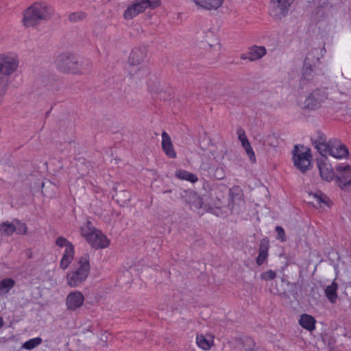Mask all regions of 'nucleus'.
I'll use <instances>...</instances> for the list:
<instances>
[{
	"mask_svg": "<svg viewBox=\"0 0 351 351\" xmlns=\"http://www.w3.org/2000/svg\"><path fill=\"white\" fill-rule=\"evenodd\" d=\"M54 64L60 72L73 75L88 73L92 66L89 60L80 62L74 53L69 51L59 53L54 60Z\"/></svg>",
	"mask_w": 351,
	"mask_h": 351,
	"instance_id": "1",
	"label": "nucleus"
},
{
	"mask_svg": "<svg viewBox=\"0 0 351 351\" xmlns=\"http://www.w3.org/2000/svg\"><path fill=\"white\" fill-rule=\"evenodd\" d=\"M78 263V269L66 275L67 283L71 287L79 286L87 278L90 270L89 254H83L79 258Z\"/></svg>",
	"mask_w": 351,
	"mask_h": 351,
	"instance_id": "2",
	"label": "nucleus"
},
{
	"mask_svg": "<svg viewBox=\"0 0 351 351\" xmlns=\"http://www.w3.org/2000/svg\"><path fill=\"white\" fill-rule=\"evenodd\" d=\"M44 19V3L37 1L23 12L22 23L25 27H34Z\"/></svg>",
	"mask_w": 351,
	"mask_h": 351,
	"instance_id": "3",
	"label": "nucleus"
},
{
	"mask_svg": "<svg viewBox=\"0 0 351 351\" xmlns=\"http://www.w3.org/2000/svg\"><path fill=\"white\" fill-rule=\"evenodd\" d=\"M292 159L294 166L296 167L302 173H306L311 167L312 154L311 149L305 147L304 145H295L292 151Z\"/></svg>",
	"mask_w": 351,
	"mask_h": 351,
	"instance_id": "4",
	"label": "nucleus"
},
{
	"mask_svg": "<svg viewBox=\"0 0 351 351\" xmlns=\"http://www.w3.org/2000/svg\"><path fill=\"white\" fill-rule=\"evenodd\" d=\"M161 4L160 0H134L124 11L123 16L126 20H130L146 9H156Z\"/></svg>",
	"mask_w": 351,
	"mask_h": 351,
	"instance_id": "5",
	"label": "nucleus"
},
{
	"mask_svg": "<svg viewBox=\"0 0 351 351\" xmlns=\"http://www.w3.org/2000/svg\"><path fill=\"white\" fill-rule=\"evenodd\" d=\"M18 56L13 52L0 53V75L9 76L19 67Z\"/></svg>",
	"mask_w": 351,
	"mask_h": 351,
	"instance_id": "6",
	"label": "nucleus"
},
{
	"mask_svg": "<svg viewBox=\"0 0 351 351\" xmlns=\"http://www.w3.org/2000/svg\"><path fill=\"white\" fill-rule=\"evenodd\" d=\"M335 169L339 173L335 178L336 184L342 191L351 192V166L337 165Z\"/></svg>",
	"mask_w": 351,
	"mask_h": 351,
	"instance_id": "7",
	"label": "nucleus"
},
{
	"mask_svg": "<svg viewBox=\"0 0 351 351\" xmlns=\"http://www.w3.org/2000/svg\"><path fill=\"white\" fill-rule=\"evenodd\" d=\"M315 60L318 62L319 59L313 55V51L309 52L306 56L302 68L301 84H304L305 82H309L313 81L315 75V69L316 65Z\"/></svg>",
	"mask_w": 351,
	"mask_h": 351,
	"instance_id": "8",
	"label": "nucleus"
},
{
	"mask_svg": "<svg viewBox=\"0 0 351 351\" xmlns=\"http://www.w3.org/2000/svg\"><path fill=\"white\" fill-rule=\"evenodd\" d=\"M182 199L191 209L204 208L206 211H210L213 209L209 204H204L203 198L193 190L184 191Z\"/></svg>",
	"mask_w": 351,
	"mask_h": 351,
	"instance_id": "9",
	"label": "nucleus"
},
{
	"mask_svg": "<svg viewBox=\"0 0 351 351\" xmlns=\"http://www.w3.org/2000/svg\"><path fill=\"white\" fill-rule=\"evenodd\" d=\"M327 96L328 94L324 89H315L305 99L304 108L311 110L319 108Z\"/></svg>",
	"mask_w": 351,
	"mask_h": 351,
	"instance_id": "10",
	"label": "nucleus"
},
{
	"mask_svg": "<svg viewBox=\"0 0 351 351\" xmlns=\"http://www.w3.org/2000/svg\"><path fill=\"white\" fill-rule=\"evenodd\" d=\"M323 150L325 155L328 153L336 158H346L349 154V150L346 146L335 138L330 139L327 148H323Z\"/></svg>",
	"mask_w": 351,
	"mask_h": 351,
	"instance_id": "11",
	"label": "nucleus"
},
{
	"mask_svg": "<svg viewBox=\"0 0 351 351\" xmlns=\"http://www.w3.org/2000/svg\"><path fill=\"white\" fill-rule=\"evenodd\" d=\"M272 8L270 15L275 19H281L287 15L292 0H271Z\"/></svg>",
	"mask_w": 351,
	"mask_h": 351,
	"instance_id": "12",
	"label": "nucleus"
},
{
	"mask_svg": "<svg viewBox=\"0 0 351 351\" xmlns=\"http://www.w3.org/2000/svg\"><path fill=\"white\" fill-rule=\"evenodd\" d=\"M328 158L325 155L324 156H322L320 159H317V167L322 179L327 182H330L335 179L336 175L332 165L326 162Z\"/></svg>",
	"mask_w": 351,
	"mask_h": 351,
	"instance_id": "13",
	"label": "nucleus"
},
{
	"mask_svg": "<svg viewBox=\"0 0 351 351\" xmlns=\"http://www.w3.org/2000/svg\"><path fill=\"white\" fill-rule=\"evenodd\" d=\"M88 243L93 248L103 249L108 247L110 241L101 230L96 229L93 234L92 240H89Z\"/></svg>",
	"mask_w": 351,
	"mask_h": 351,
	"instance_id": "14",
	"label": "nucleus"
},
{
	"mask_svg": "<svg viewBox=\"0 0 351 351\" xmlns=\"http://www.w3.org/2000/svg\"><path fill=\"white\" fill-rule=\"evenodd\" d=\"M84 297L80 291L70 293L66 298V304L69 310L75 311L84 304Z\"/></svg>",
	"mask_w": 351,
	"mask_h": 351,
	"instance_id": "15",
	"label": "nucleus"
},
{
	"mask_svg": "<svg viewBox=\"0 0 351 351\" xmlns=\"http://www.w3.org/2000/svg\"><path fill=\"white\" fill-rule=\"evenodd\" d=\"M147 56V49L140 47L134 48L130 54L128 59V62L132 68L134 66H138L143 63Z\"/></svg>",
	"mask_w": 351,
	"mask_h": 351,
	"instance_id": "16",
	"label": "nucleus"
},
{
	"mask_svg": "<svg viewBox=\"0 0 351 351\" xmlns=\"http://www.w3.org/2000/svg\"><path fill=\"white\" fill-rule=\"evenodd\" d=\"M266 52L267 50L265 47L254 45L249 49V51L246 54L241 56V58L254 61L263 57L266 54Z\"/></svg>",
	"mask_w": 351,
	"mask_h": 351,
	"instance_id": "17",
	"label": "nucleus"
},
{
	"mask_svg": "<svg viewBox=\"0 0 351 351\" xmlns=\"http://www.w3.org/2000/svg\"><path fill=\"white\" fill-rule=\"evenodd\" d=\"M162 149L169 158H176V152L174 150L171 138L166 132L162 133Z\"/></svg>",
	"mask_w": 351,
	"mask_h": 351,
	"instance_id": "18",
	"label": "nucleus"
},
{
	"mask_svg": "<svg viewBox=\"0 0 351 351\" xmlns=\"http://www.w3.org/2000/svg\"><path fill=\"white\" fill-rule=\"evenodd\" d=\"M312 143L317 149L322 156H324L323 148H327L328 141H326V135L320 130L317 132V137L311 138Z\"/></svg>",
	"mask_w": 351,
	"mask_h": 351,
	"instance_id": "19",
	"label": "nucleus"
},
{
	"mask_svg": "<svg viewBox=\"0 0 351 351\" xmlns=\"http://www.w3.org/2000/svg\"><path fill=\"white\" fill-rule=\"evenodd\" d=\"M309 195L313 196V197L315 199L317 205H314V206H318L319 207H322L324 206L330 207L332 204L330 198L320 191H318L315 193H310Z\"/></svg>",
	"mask_w": 351,
	"mask_h": 351,
	"instance_id": "20",
	"label": "nucleus"
},
{
	"mask_svg": "<svg viewBox=\"0 0 351 351\" xmlns=\"http://www.w3.org/2000/svg\"><path fill=\"white\" fill-rule=\"evenodd\" d=\"M315 319L310 315L302 314L299 319V324L304 329L308 331H313L315 329Z\"/></svg>",
	"mask_w": 351,
	"mask_h": 351,
	"instance_id": "21",
	"label": "nucleus"
},
{
	"mask_svg": "<svg viewBox=\"0 0 351 351\" xmlns=\"http://www.w3.org/2000/svg\"><path fill=\"white\" fill-rule=\"evenodd\" d=\"M224 0H195L197 5L203 9L211 10L219 8Z\"/></svg>",
	"mask_w": 351,
	"mask_h": 351,
	"instance_id": "22",
	"label": "nucleus"
},
{
	"mask_svg": "<svg viewBox=\"0 0 351 351\" xmlns=\"http://www.w3.org/2000/svg\"><path fill=\"white\" fill-rule=\"evenodd\" d=\"M113 198L121 206H124L125 204L130 202L131 196L130 192L127 190L119 191L116 190L115 194L113 195Z\"/></svg>",
	"mask_w": 351,
	"mask_h": 351,
	"instance_id": "23",
	"label": "nucleus"
},
{
	"mask_svg": "<svg viewBox=\"0 0 351 351\" xmlns=\"http://www.w3.org/2000/svg\"><path fill=\"white\" fill-rule=\"evenodd\" d=\"M15 281L10 278H4L0 281V297L8 294L10 290L15 286Z\"/></svg>",
	"mask_w": 351,
	"mask_h": 351,
	"instance_id": "24",
	"label": "nucleus"
},
{
	"mask_svg": "<svg viewBox=\"0 0 351 351\" xmlns=\"http://www.w3.org/2000/svg\"><path fill=\"white\" fill-rule=\"evenodd\" d=\"M74 252L75 251L74 250H72V247L69 248V250L64 251V253L60 263V267L61 269L65 270L68 268L69 265L73 260Z\"/></svg>",
	"mask_w": 351,
	"mask_h": 351,
	"instance_id": "25",
	"label": "nucleus"
},
{
	"mask_svg": "<svg viewBox=\"0 0 351 351\" xmlns=\"http://www.w3.org/2000/svg\"><path fill=\"white\" fill-rule=\"evenodd\" d=\"M338 285L333 281L332 284L328 286L325 289V295L331 303H335L337 298Z\"/></svg>",
	"mask_w": 351,
	"mask_h": 351,
	"instance_id": "26",
	"label": "nucleus"
},
{
	"mask_svg": "<svg viewBox=\"0 0 351 351\" xmlns=\"http://www.w3.org/2000/svg\"><path fill=\"white\" fill-rule=\"evenodd\" d=\"M175 176L180 180H187L192 183H195L198 180L196 175L183 169L178 170Z\"/></svg>",
	"mask_w": 351,
	"mask_h": 351,
	"instance_id": "27",
	"label": "nucleus"
},
{
	"mask_svg": "<svg viewBox=\"0 0 351 351\" xmlns=\"http://www.w3.org/2000/svg\"><path fill=\"white\" fill-rule=\"evenodd\" d=\"M96 230L92 225L90 221H87L86 224L80 228V233L83 237L86 239L87 241L92 240L93 234Z\"/></svg>",
	"mask_w": 351,
	"mask_h": 351,
	"instance_id": "28",
	"label": "nucleus"
},
{
	"mask_svg": "<svg viewBox=\"0 0 351 351\" xmlns=\"http://www.w3.org/2000/svg\"><path fill=\"white\" fill-rule=\"evenodd\" d=\"M15 232L14 224L12 222L5 221L0 224V232L2 235L11 236Z\"/></svg>",
	"mask_w": 351,
	"mask_h": 351,
	"instance_id": "29",
	"label": "nucleus"
},
{
	"mask_svg": "<svg viewBox=\"0 0 351 351\" xmlns=\"http://www.w3.org/2000/svg\"><path fill=\"white\" fill-rule=\"evenodd\" d=\"M230 200L232 204L237 200H241L243 196V191L239 186H234L229 190Z\"/></svg>",
	"mask_w": 351,
	"mask_h": 351,
	"instance_id": "30",
	"label": "nucleus"
},
{
	"mask_svg": "<svg viewBox=\"0 0 351 351\" xmlns=\"http://www.w3.org/2000/svg\"><path fill=\"white\" fill-rule=\"evenodd\" d=\"M196 343L199 347L204 350H209L213 344L212 341L206 339L202 335H197Z\"/></svg>",
	"mask_w": 351,
	"mask_h": 351,
	"instance_id": "31",
	"label": "nucleus"
},
{
	"mask_svg": "<svg viewBox=\"0 0 351 351\" xmlns=\"http://www.w3.org/2000/svg\"><path fill=\"white\" fill-rule=\"evenodd\" d=\"M237 341H239V343L242 345L243 348L246 351L253 350L256 344L254 339L249 337H246L245 338H239Z\"/></svg>",
	"mask_w": 351,
	"mask_h": 351,
	"instance_id": "32",
	"label": "nucleus"
},
{
	"mask_svg": "<svg viewBox=\"0 0 351 351\" xmlns=\"http://www.w3.org/2000/svg\"><path fill=\"white\" fill-rule=\"evenodd\" d=\"M87 14L83 11L72 12L69 15V21L71 23H77L84 20Z\"/></svg>",
	"mask_w": 351,
	"mask_h": 351,
	"instance_id": "33",
	"label": "nucleus"
},
{
	"mask_svg": "<svg viewBox=\"0 0 351 351\" xmlns=\"http://www.w3.org/2000/svg\"><path fill=\"white\" fill-rule=\"evenodd\" d=\"M210 172L212 176L218 180H222L226 177V173L224 170L221 167H217L215 168H210Z\"/></svg>",
	"mask_w": 351,
	"mask_h": 351,
	"instance_id": "34",
	"label": "nucleus"
},
{
	"mask_svg": "<svg viewBox=\"0 0 351 351\" xmlns=\"http://www.w3.org/2000/svg\"><path fill=\"white\" fill-rule=\"evenodd\" d=\"M42 342V339L40 337H35L33 339H31L26 342H25L23 345V348L27 349V350H32L40 344Z\"/></svg>",
	"mask_w": 351,
	"mask_h": 351,
	"instance_id": "35",
	"label": "nucleus"
},
{
	"mask_svg": "<svg viewBox=\"0 0 351 351\" xmlns=\"http://www.w3.org/2000/svg\"><path fill=\"white\" fill-rule=\"evenodd\" d=\"M243 147L245 149L246 154L248 155L250 160L252 162L256 161V157L255 154L252 149V146L250 145V143L248 140H245V142H243L242 144Z\"/></svg>",
	"mask_w": 351,
	"mask_h": 351,
	"instance_id": "36",
	"label": "nucleus"
},
{
	"mask_svg": "<svg viewBox=\"0 0 351 351\" xmlns=\"http://www.w3.org/2000/svg\"><path fill=\"white\" fill-rule=\"evenodd\" d=\"M14 224L15 232L19 234H25L27 232V226L25 223L21 222L18 219L13 221Z\"/></svg>",
	"mask_w": 351,
	"mask_h": 351,
	"instance_id": "37",
	"label": "nucleus"
},
{
	"mask_svg": "<svg viewBox=\"0 0 351 351\" xmlns=\"http://www.w3.org/2000/svg\"><path fill=\"white\" fill-rule=\"evenodd\" d=\"M56 244L58 245L59 247H65V250H69V248H71L72 250H74L73 245L69 241L66 240L63 237H58L56 240Z\"/></svg>",
	"mask_w": 351,
	"mask_h": 351,
	"instance_id": "38",
	"label": "nucleus"
},
{
	"mask_svg": "<svg viewBox=\"0 0 351 351\" xmlns=\"http://www.w3.org/2000/svg\"><path fill=\"white\" fill-rule=\"evenodd\" d=\"M8 88V82L3 77L0 78V105L2 104L3 97Z\"/></svg>",
	"mask_w": 351,
	"mask_h": 351,
	"instance_id": "39",
	"label": "nucleus"
},
{
	"mask_svg": "<svg viewBox=\"0 0 351 351\" xmlns=\"http://www.w3.org/2000/svg\"><path fill=\"white\" fill-rule=\"evenodd\" d=\"M269 238L265 237L261 240L258 251L262 252L268 253L269 249Z\"/></svg>",
	"mask_w": 351,
	"mask_h": 351,
	"instance_id": "40",
	"label": "nucleus"
},
{
	"mask_svg": "<svg viewBox=\"0 0 351 351\" xmlns=\"http://www.w3.org/2000/svg\"><path fill=\"white\" fill-rule=\"evenodd\" d=\"M275 230L277 233L276 239L280 240L281 242H285L287 241V237L283 228L282 226H277L275 228Z\"/></svg>",
	"mask_w": 351,
	"mask_h": 351,
	"instance_id": "41",
	"label": "nucleus"
},
{
	"mask_svg": "<svg viewBox=\"0 0 351 351\" xmlns=\"http://www.w3.org/2000/svg\"><path fill=\"white\" fill-rule=\"evenodd\" d=\"M276 277V273L269 269L261 274V278L264 280H271Z\"/></svg>",
	"mask_w": 351,
	"mask_h": 351,
	"instance_id": "42",
	"label": "nucleus"
},
{
	"mask_svg": "<svg viewBox=\"0 0 351 351\" xmlns=\"http://www.w3.org/2000/svg\"><path fill=\"white\" fill-rule=\"evenodd\" d=\"M269 256L268 253L262 252L258 251V255L256 257V263L257 265L261 266L262 265L265 261L267 259Z\"/></svg>",
	"mask_w": 351,
	"mask_h": 351,
	"instance_id": "43",
	"label": "nucleus"
},
{
	"mask_svg": "<svg viewBox=\"0 0 351 351\" xmlns=\"http://www.w3.org/2000/svg\"><path fill=\"white\" fill-rule=\"evenodd\" d=\"M291 287L289 291L290 295H291L294 299L297 300L298 296L297 283L291 284Z\"/></svg>",
	"mask_w": 351,
	"mask_h": 351,
	"instance_id": "44",
	"label": "nucleus"
},
{
	"mask_svg": "<svg viewBox=\"0 0 351 351\" xmlns=\"http://www.w3.org/2000/svg\"><path fill=\"white\" fill-rule=\"evenodd\" d=\"M55 13V10L51 6L45 5V21L47 19H49L53 16Z\"/></svg>",
	"mask_w": 351,
	"mask_h": 351,
	"instance_id": "45",
	"label": "nucleus"
},
{
	"mask_svg": "<svg viewBox=\"0 0 351 351\" xmlns=\"http://www.w3.org/2000/svg\"><path fill=\"white\" fill-rule=\"evenodd\" d=\"M237 134L239 135V139L241 141L242 144L243 142H245V140H248L245 135V131L241 128H239L237 130Z\"/></svg>",
	"mask_w": 351,
	"mask_h": 351,
	"instance_id": "46",
	"label": "nucleus"
},
{
	"mask_svg": "<svg viewBox=\"0 0 351 351\" xmlns=\"http://www.w3.org/2000/svg\"><path fill=\"white\" fill-rule=\"evenodd\" d=\"M58 81L54 80L53 82V83H51V84H45V86L47 87V90L53 91L54 90L58 89Z\"/></svg>",
	"mask_w": 351,
	"mask_h": 351,
	"instance_id": "47",
	"label": "nucleus"
},
{
	"mask_svg": "<svg viewBox=\"0 0 351 351\" xmlns=\"http://www.w3.org/2000/svg\"><path fill=\"white\" fill-rule=\"evenodd\" d=\"M280 295L284 298L285 300H289L290 298V295L286 291L282 292L280 293Z\"/></svg>",
	"mask_w": 351,
	"mask_h": 351,
	"instance_id": "48",
	"label": "nucleus"
},
{
	"mask_svg": "<svg viewBox=\"0 0 351 351\" xmlns=\"http://www.w3.org/2000/svg\"><path fill=\"white\" fill-rule=\"evenodd\" d=\"M3 318L0 317V328L3 326Z\"/></svg>",
	"mask_w": 351,
	"mask_h": 351,
	"instance_id": "49",
	"label": "nucleus"
},
{
	"mask_svg": "<svg viewBox=\"0 0 351 351\" xmlns=\"http://www.w3.org/2000/svg\"><path fill=\"white\" fill-rule=\"evenodd\" d=\"M105 335H106V333H104V334H103V335H102L101 340L105 339V341L106 342V341H107V338H108V337H107V336L106 335V336H105V337H103Z\"/></svg>",
	"mask_w": 351,
	"mask_h": 351,
	"instance_id": "50",
	"label": "nucleus"
},
{
	"mask_svg": "<svg viewBox=\"0 0 351 351\" xmlns=\"http://www.w3.org/2000/svg\"><path fill=\"white\" fill-rule=\"evenodd\" d=\"M105 335H106V333H104V334H103V335H102L101 340L105 339V341L106 342V341H107V338H108V337H107V336L106 335V336H105V337H103Z\"/></svg>",
	"mask_w": 351,
	"mask_h": 351,
	"instance_id": "51",
	"label": "nucleus"
},
{
	"mask_svg": "<svg viewBox=\"0 0 351 351\" xmlns=\"http://www.w3.org/2000/svg\"><path fill=\"white\" fill-rule=\"evenodd\" d=\"M105 335H106V333H104V334H103V335H102L101 340L105 339V341L106 342V341H107V338H108V337H107V336L106 335V336H105V337H103Z\"/></svg>",
	"mask_w": 351,
	"mask_h": 351,
	"instance_id": "52",
	"label": "nucleus"
},
{
	"mask_svg": "<svg viewBox=\"0 0 351 351\" xmlns=\"http://www.w3.org/2000/svg\"><path fill=\"white\" fill-rule=\"evenodd\" d=\"M171 193V190H166L163 191V193Z\"/></svg>",
	"mask_w": 351,
	"mask_h": 351,
	"instance_id": "53",
	"label": "nucleus"
},
{
	"mask_svg": "<svg viewBox=\"0 0 351 351\" xmlns=\"http://www.w3.org/2000/svg\"><path fill=\"white\" fill-rule=\"evenodd\" d=\"M40 185H41L42 188L44 187V181L41 182Z\"/></svg>",
	"mask_w": 351,
	"mask_h": 351,
	"instance_id": "54",
	"label": "nucleus"
},
{
	"mask_svg": "<svg viewBox=\"0 0 351 351\" xmlns=\"http://www.w3.org/2000/svg\"><path fill=\"white\" fill-rule=\"evenodd\" d=\"M49 113V111L45 113V117H47V115Z\"/></svg>",
	"mask_w": 351,
	"mask_h": 351,
	"instance_id": "55",
	"label": "nucleus"
},
{
	"mask_svg": "<svg viewBox=\"0 0 351 351\" xmlns=\"http://www.w3.org/2000/svg\"><path fill=\"white\" fill-rule=\"evenodd\" d=\"M132 71H132V69H130V73H132Z\"/></svg>",
	"mask_w": 351,
	"mask_h": 351,
	"instance_id": "56",
	"label": "nucleus"
},
{
	"mask_svg": "<svg viewBox=\"0 0 351 351\" xmlns=\"http://www.w3.org/2000/svg\"><path fill=\"white\" fill-rule=\"evenodd\" d=\"M314 289H315V287H312V289H311V291H314Z\"/></svg>",
	"mask_w": 351,
	"mask_h": 351,
	"instance_id": "57",
	"label": "nucleus"
}]
</instances>
